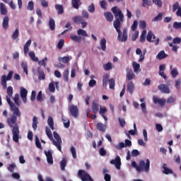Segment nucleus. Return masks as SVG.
Returning <instances> with one entry per match:
<instances>
[{
    "mask_svg": "<svg viewBox=\"0 0 181 181\" xmlns=\"http://www.w3.org/2000/svg\"><path fill=\"white\" fill-rule=\"evenodd\" d=\"M64 46V40H60V41H59L58 42V45L57 47L59 49H62V47Z\"/></svg>",
    "mask_w": 181,
    "mask_h": 181,
    "instance_id": "obj_60",
    "label": "nucleus"
},
{
    "mask_svg": "<svg viewBox=\"0 0 181 181\" xmlns=\"http://www.w3.org/2000/svg\"><path fill=\"white\" fill-rule=\"evenodd\" d=\"M2 28L4 30H7L9 28V17L6 16L4 17V20L2 21Z\"/></svg>",
    "mask_w": 181,
    "mask_h": 181,
    "instance_id": "obj_16",
    "label": "nucleus"
},
{
    "mask_svg": "<svg viewBox=\"0 0 181 181\" xmlns=\"http://www.w3.org/2000/svg\"><path fill=\"white\" fill-rule=\"evenodd\" d=\"M19 37V29H16L14 30L13 33L12 34V40H17L18 37Z\"/></svg>",
    "mask_w": 181,
    "mask_h": 181,
    "instance_id": "obj_42",
    "label": "nucleus"
},
{
    "mask_svg": "<svg viewBox=\"0 0 181 181\" xmlns=\"http://www.w3.org/2000/svg\"><path fill=\"white\" fill-rule=\"evenodd\" d=\"M162 18H163V13H158V15L155 16L154 18H153L152 21L153 22L160 21L162 20Z\"/></svg>",
    "mask_w": 181,
    "mask_h": 181,
    "instance_id": "obj_41",
    "label": "nucleus"
},
{
    "mask_svg": "<svg viewBox=\"0 0 181 181\" xmlns=\"http://www.w3.org/2000/svg\"><path fill=\"white\" fill-rule=\"evenodd\" d=\"M109 82V74H104L103 76L102 77V83L103 88H107V83Z\"/></svg>",
    "mask_w": 181,
    "mask_h": 181,
    "instance_id": "obj_19",
    "label": "nucleus"
},
{
    "mask_svg": "<svg viewBox=\"0 0 181 181\" xmlns=\"http://www.w3.org/2000/svg\"><path fill=\"white\" fill-rule=\"evenodd\" d=\"M32 43V40L30 39L26 42L25 45H24V47H23V50L24 52V54H27L28 52V47L30 46V44Z\"/></svg>",
    "mask_w": 181,
    "mask_h": 181,
    "instance_id": "obj_24",
    "label": "nucleus"
},
{
    "mask_svg": "<svg viewBox=\"0 0 181 181\" xmlns=\"http://www.w3.org/2000/svg\"><path fill=\"white\" fill-rule=\"evenodd\" d=\"M126 71H127L126 77L127 78L128 81H132L135 78V74L132 71V69H129V68H127L126 69Z\"/></svg>",
    "mask_w": 181,
    "mask_h": 181,
    "instance_id": "obj_15",
    "label": "nucleus"
},
{
    "mask_svg": "<svg viewBox=\"0 0 181 181\" xmlns=\"http://www.w3.org/2000/svg\"><path fill=\"white\" fill-rule=\"evenodd\" d=\"M173 27L175 29H181V23L175 22Z\"/></svg>",
    "mask_w": 181,
    "mask_h": 181,
    "instance_id": "obj_64",
    "label": "nucleus"
},
{
    "mask_svg": "<svg viewBox=\"0 0 181 181\" xmlns=\"http://www.w3.org/2000/svg\"><path fill=\"white\" fill-rule=\"evenodd\" d=\"M104 70L105 71H109L112 69V63L111 62H107L105 64V65L103 66Z\"/></svg>",
    "mask_w": 181,
    "mask_h": 181,
    "instance_id": "obj_48",
    "label": "nucleus"
},
{
    "mask_svg": "<svg viewBox=\"0 0 181 181\" xmlns=\"http://www.w3.org/2000/svg\"><path fill=\"white\" fill-rule=\"evenodd\" d=\"M33 9H34V3H33V1L28 2V11H33Z\"/></svg>",
    "mask_w": 181,
    "mask_h": 181,
    "instance_id": "obj_62",
    "label": "nucleus"
},
{
    "mask_svg": "<svg viewBox=\"0 0 181 181\" xmlns=\"http://www.w3.org/2000/svg\"><path fill=\"white\" fill-rule=\"evenodd\" d=\"M35 145H36V147H37L38 149H40V150L42 149V144H40V139H38L37 136L35 137Z\"/></svg>",
    "mask_w": 181,
    "mask_h": 181,
    "instance_id": "obj_44",
    "label": "nucleus"
},
{
    "mask_svg": "<svg viewBox=\"0 0 181 181\" xmlns=\"http://www.w3.org/2000/svg\"><path fill=\"white\" fill-rule=\"evenodd\" d=\"M47 124H48L49 127H50L51 130L54 129V119L52 118V117H50V116L48 117Z\"/></svg>",
    "mask_w": 181,
    "mask_h": 181,
    "instance_id": "obj_32",
    "label": "nucleus"
},
{
    "mask_svg": "<svg viewBox=\"0 0 181 181\" xmlns=\"http://www.w3.org/2000/svg\"><path fill=\"white\" fill-rule=\"evenodd\" d=\"M63 79L64 80V81L68 82L69 81V71H64V72H63Z\"/></svg>",
    "mask_w": 181,
    "mask_h": 181,
    "instance_id": "obj_51",
    "label": "nucleus"
},
{
    "mask_svg": "<svg viewBox=\"0 0 181 181\" xmlns=\"http://www.w3.org/2000/svg\"><path fill=\"white\" fill-rule=\"evenodd\" d=\"M28 56L30 57V59L33 62H38V58L37 57H35V53H34V52H28Z\"/></svg>",
    "mask_w": 181,
    "mask_h": 181,
    "instance_id": "obj_33",
    "label": "nucleus"
},
{
    "mask_svg": "<svg viewBox=\"0 0 181 181\" xmlns=\"http://www.w3.org/2000/svg\"><path fill=\"white\" fill-rule=\"evenodd\" d=\"M146 30H144V32H142V34L140 36V42H144V41H146Z\"/></svg>",
    "mask_w": 181,
    "mask_h": 181,
    "instance_id": "obj_56",
    "label": "nucleus"
},
{
    "mask_svg": "<svg viewBox=\"0 0 181 181\" xmlns=\"http://www.w3.org/2000/svg\"><path fill=\"white\" fill-rule=\"evenodd\" d=\"M78 177H81V181H91L93 179L90 175L87 174L84 170H79L78 173Z\"/></svg>",
    "mask_w": 181,
    "mask_h": 181,
    "instance_id": "obj_7",
    "label": "nucleus"
},
{
    "mask_svg": "<svg viewBox=\"0 0 181 181\" xmlns=\"http://www.w3.org/2000/svg\"><path fill=\"white\" fill-rule=\"evenodd\" d=\"M104 17H105L106 21H109L110 23L113 21V15L111 12H105Z\"/></svg>",
    "mask_w": 181,
    "mask_h": 181,
    "instance_id": "obj_23",
    "label": "nucleus"
},
{
    "mask_svg": "<svg viewBox=\"0 0 181 181\" xmlns=\"http://www.w3.org/2000/svg\"><path fill=\"white\" fill-rule=\"evenodd\" d=\"M13 75V71H10L9 73H8L7 76L6 75H2L0 83H1L3 89H6L7 88V81H9L11 80Z\"/></svg>",
    "mask_w": 181,
    "mask_h": 181,
    "instance_id": "obj_6",
    "label": "nucleus"
},
{
    "mask_svg": "<svg viewBox=\"0 0 181 181\" xmlns=\"http://www.w3.org/2000/svg\"><path fill=\"white\" fill-rule=\"evenodd\" d=\"M7 103L10 106V109L12 112H13V115H12L10 118H12L13 117H21V112L19 110V108L15 106V103L11 102V100H10V97L7 96L6 97Z\"/></svg>",
    "mask_w": 181,
    "mask_h": 181,
    "instance_id": "obj_4",
    "label": "nucleus"
},
{
    "mask_svg": "<svg viewBox=\"0 0 181 181\" xmlns=\"http://www.w3.org/2000/svg\"><path fill=\"white\" fill-rule=\"evenodd\" d=\"M83 18V17H82L81 16H74V18H73L74 23L79 24L80 23H83L84 19Z\"/></svg>",
    "mask_w": 181,
    "mask_h": 181,
    "instance_id": "obj_20",
    "label": "nucleus"
},
{
    "mask_svg": "<svg viewBox=\"0 0 181 181\" xmlns=\"http://www.w3.org/2000/svg\"><path fill=\"white\" fill-rule=\"evenodd\" d=\"M54 137L55 139L54 141ZM51 141H52L53 145L58 148L59 151L62 152L61 145L62 144V141L61 140L60 136H59L58 133L57 132H53V137L52 139H50Z\"/></svg>",
    "mask_w": 181,
    "mask_h": 181,
    "instance_id": "obj_5",
    "label": "nucleus"
},
{
    "mask_svg": "<svg viewBox=\"0 0 181 181\" xmlns=\"http://www.w3.org/2000/svg\"><path fill=\"white\" fill-rule=\"evenodd\" d=\"M153 4L157 6L158 8H162L163 1L162 0H152Z\"/></svg>",
    "mask_w": 181,
    "mask_h": 181,
    "instance_id": "obj_40",
    "label": "nucleus"
},
{
    "mask_svg": "<svg viewBox=\"0 0 181 181\" xmlns=\"http://www.w3.org/2000/svg\"><path fill=\"white\" fill-rule=\"evenodd\" d=\"M110 163H111V165H115V168L117 169V170H121V158L119 156H116L115 159L111 160Z\"/></svg>",
    "mask_w": 181,
    "mask_h": 181,
    "instance_id": "obj_9",
    "label": "nucleus"
},
{
    "mask_svg": "<svg viewBox=\"0 0 181 181\" xmlns=\"http://www.w3.org/2000/svg\"><path fill=\"white\" fill-rule=\"evenodd\" d=\"M38 74H40V76H38V80L42 81L45 80V73L42 71H39Z\"/></svg>",
    "mask_w": 181,
    "mask_h": 181,
    "instance_id": "obj_57",
    "label": "nucleus"
},
{
    "mask_svg": "<svg viewBox=\"0 0 181 181\" xmlns=\"http://www.w3.org/2000/svg\"><path fill=\"white\" fill-rule=\"evenodd\" d=\"M46 134L48 136L49 139L52 140V133L50 129L46 127Z\"/></svg>",
    "mask_w": 181,
    "mask_h": 181,
    "instance_id": "obj_49",
    "label": "nucleus"
},
{
    "mask_svg": "<svg viewBox=\"0 0 181 181\" xmlns=\"http://www.w3.org/2000/svg\"><path fill=\"white\" fill-rule=\"evenodd\" d=\"M88 12L90 13H93L95 12V5L93 4H91L90 6H88Z\"/></svg>",
    "mask_w": 181,
    "mask_h": 181,
    "instance_id": "obj_54",
    "label": "nucleus"
},
{
    "mask_svg": "<svg viewBox=\"0 0 181 181\" xmlns=\"http://www.w3.org/2000/svg\"><path fill=\"white\" fill-rule=\"evenodd\" d=\"M47 60H48L47 57H45L44 59H42L38 62V64H40V66H42L44 67H46V62H47Z\"/></svg>",
    "mask_w": 181,
    "mask_h": 181,
    "instance_id": "obj_55",
    "label": "nucleus"
},
{
    "mask_svg": "<svg viewBox=\"0 0 181 181\" xmlns=\"http://www.w3.org/2000/svg\"><path fill=\"white\" fill-rule=\"evenodd\" d=\"M66 158H63L62 160H61L60 162L61 170L64 171L66 170Z\"/></svg>",
    "mask_w": 181,
    "mask_h": 181,
    "instance_id": "obj_36",
    "label": "nucleus"
},
{
    "mask_svg": "<svg viewBox=\"0 0 181 181\" xmlns=\"http://www.w3.org/2000/svg\"><path fill=\"white\" fill-rule=\"evenodd\" d=\"M65 28H69V29H66V30H64V31L62 32V33H61V35H64V34H66L67 32H69V30H72L73 27H71V23H70V22H67V23H66V25H65Z\"/></svg>",
    "mask_w": 181,
    "mask_h": 181,
    "instance_id": "obj_35",
    "label": "nucleus"
},
{
    "mask_svg": "<svg viewBox=\"0 0 181 181\" xmlns=\"http://www.w3.org/2000/svg\"><path fill=\"white\" fill-rule=\"evenodd\" d=\"M137 27H138L137 21H134V23H132V30L136 31V30H137Z\"/></svg>",
    "mask_w": 181,
    "mask_h": 181,
    "instance_id": "obj_59",
    "label": "nucleus"
},
{
    "mask_svg": "<svg viewBox=\"0 0 181 181\" xmlns=\"http://www.w3.org/2000/svg\"><path fill=\"white\" fill-rule=\"evenodd\" d=\"M7 124L10 128H12L11 132L13 135L12 139L14 142L19 141V126L17 124V117L13 116V117L7 118Z\"/></svg>",
    "mask_w": 181,
    "mask_h": 181,
    "instance_id": "obj_2",
    "label": "nucleus"
},
{
    "mask_svg": "<svg viewBox=\"0 0 181 181\" xmlns=\"http://www.w3.org/2000/svg\"><path fill=\"white\" fill-rule=\"evenodd\" d=\"M168 57V55L165 53L164 50H162L160 52V53L157 54L156 59L158 60H163Z\"/></svg>",
    "mask_w": 181,
    "mask_h": 181,
    "instance_id": "obj_22",
    "label": "nucleus"
},
{
    "mask_svg": "<svg viewBox=\"0 0 181 181\" xmlns=\"http://www.w3.org/2000/svg\"><path fill=\"white\" fill-rule=\"evenodd\" d=\"M111 11L113 13L114 17H115V20L113 21V27L118 33L117 40L125 42L128 39L127 29L124 28L123 33L121 32V24L124 23V14L117 6H113Z\"/></svg>",
    "mask_w": 181,
    "mask_h": 181,
    "instance_id": "obj_1",
    "label": "nucleus"
},
{
    "mask_svg": "<svg viewBox=\"0 0 181 181\" xmlns=\"http://www.w3.org/2000/svg\"><path fill=\"white\" fill-rule=\"evenodd\" d=\"M97 129L102 133H105V130L107 129V126L105 124H103L102 123H98L97 124Z\"/></svg>",
    "mask_w": 181,
    "mask_h": 181,
    "instance_id": "obj_26",
    "label": "nucleus"
},
{
    "mask_svg": "<svg viewBox=\"0 0 181 181\" xmlns=\"http://www.w3.org/2000/svg\"><path fill=\"white\" fill-rule=\"evenodd\" d=\"M49 28H50V30H54L56 29V23L54 22V18H50L49 20Z\"/></svg>",
    "mask_w": 181,
    "mask_h": 181,
    "instance_id": "obj_29",
    "label": "nucleus"
},
{
    "mask_svg": "<svg viewBox=\"0 0 181 181\" xmlns=\"http://www.w3.org/2000/svg\"><path fill=\"white\" fill-rule=\"evenodd\" d=\"M157 88L160 90V91L163 93L170 94V88L168 86V85L162 83L160 85H158Z\"/></svg>",
    "mask_w": 181,
    "mask_h": 181,
    "instance_id": "obj_12",
    "label": "nucleus"
},
{
    "mask_svg": "<svg viewBox=\"0 0 181 181\" xmlns=\"http://www.w3.org/2000/svg\"><path fill=\"white\" fill-rule=\"evenodd\" d=\"M109 83H110V89L113 90L115 86V81L114 80V78L110 79Z\"/></svg>",
    "mask_w": 181,
    "mask_h": 181,
    "instance_id": "obj_53",
    "label": "nucleus"
},
{
    "mask_svg": "<svg viewBox=\"0 0 181 181\" xmlns=\"http://www.w3.org/2000/svg\"><path fill=\"white\" fill-rule=\"evenodd\" d=\"M107 40H105V37L102 38L101 40L100 41V47H101V50L105 51L107 49Z\"/></svg>",
    "mask_w": 181,
    "mask_h": 181,
    "instance_id": "obj_27",
    "label": "nucleus"
},
{
    "mask_svg": "<svg viewBox=\"0 0 181 181\" xmlns=\"http://www.w3.org/2000/svg\"><path fill=\"white\" fill-rule=\"evenodd\" d=\"M59 62H62L63 64H68L69 62V59L68 57H59Z\"/></svg>",
    "mask_w": 181,
    "mask_h": 181,
    "instance_id": "obj_47",
    "label": "nucleus"
},
{
    "mask_svg": "<svg viewBox=\"0 0 181 181\" xmlns=\"http://www.w3.org/2000/svg\"><path fill=\"white\" fill-rule=\"evenodd\" d=\"M135 90V85L132 81H129L127 83V91L132 94L134 93V90Z\"/></svg>",
    "mask_w": 181,
    "mask_h": 181,
    "instance_id": "obj_17",
    "label": "nucleus"
},
{
    "mask_svg": "<svg viewBox=\"0 0 181 181\" xmlns=\"http://www.w3.org/2000/svg\"><path fill=\"white\" fill-rule=\"evenodd\" d=\"M70 38L75 42H81V37L74 35H71Z\"/></svg>",
    "mask_w": 181,
    "mask_h": 181,
    "instance_id": "obj_37",
    "label": "nucleus"
},
{
    "mask_svg": "<svg viewBox=\"0 0 181 181\" xmlns=\"http://www.w3.org/2000/svg\"><path fill=\"white\" fill-rule=\"evenodd\" d=\"M163 169H164V170L163 171V174L165 175H170V174H173V170L168 168H166V164H163Z\"/></svg>",
    "mask_w": 181,
    "mask_h": 181,
    "instance_id": "obj_28",
    "label": "nucleus"
},
{
    "mask_svg": "<svg viewBox=\"0 0 181 181\" xmlns=\"http://www.w3.org/2000/svg\"><path fill=\"white\" fill-rule=\"evenodd\" d=\"M37 124H38L37 117H33L32 127L34 131H36L37 129Z\"/></svg>",
    "mask_w": 181,
    "mask_h": 181,
    "instance_id": "obj_31",
    "label": "nucleus"
},
{
    "mask_svg": "<svg viewBox=\"0 0 181 181\" xmlns=\"http://www.w3.org/2000/svg\"><path fill=\"white\" fill-rule=\"evenodd\" d=\"M55 10L58 11V15H62L64 12L63 6L61 4H55Z\"/></svg>",
    "mask_w": 181,
    "mask_h": 181,
    "instance_id": "obj_34",
    "label": "nucleus"
},
{
    "mask_svg": "<svg viewBox=\"0 0 181 181\" xmlns=\"http://www.w3.org/2000/svg\"><path fill=\"white\" fill-rule=\"evenodd\" d=\"M48 88L50 93H54V91L56 90V88H54V82H51L50 83H49Z\"/></svg>",
    "mask_w": 181,
    "mask_h": 181,
    "instance_id": "obj_46",
    "label": "nucleus"
},
{
    "mask_svg": "<svg viewBox=\"0 0 181 181\" xmlns=\"http://www.w3.org/2000/svg\"><path fill=\"white\" fill-rule=\"evenodd\" d=\"M0 13L4 16H6L8 13L7 8L4 3H0Z\"/></svg>",
    "mask_w": 181,
    "mask_h": 181,
    "instance_id": "obj_21",
    "label": "nucleus"
},
{
    "mask_svg": "<svg viewBox=\"0 0 181 181\" xmlns=\"http://www.w3.org/2000/svg\"><path fill=\"white\" fill-rule=\"evenodd\" d=\"M170 74H171V77H173V78H175L177 77V76L179 75V72L176 68H174V69L171 70Z\"/></svg>",
    "mask_w": 181,
    "mask_h": 181,
    "instance_id": "obj_38",
    "label": "nucleus"
},
{
    "mask_svg": "<svg viewBox=\"0 0 181 181\" xmlns=\"http://www.w3.org/2000/svg\"><path fill=\"white\" fill-rule=\"evenodd\" d=\"M153 103H154V104H158L160 105V107H163L165 106V103H166V100H165L164 98H159L156 96H153Z\"/></svg>",
    "mask_w": 181,
    "mask_h": 181,
    "instance_id": "obj_10",
    "label": "nucleus"
},
{
    "mask_svg": "<svg viewBox=\"0 0 181 181\" xmlns=\"http://www.w3.org/2000/svg\"><path fill=\"white\" fill-rule=\"evenodd\" d=\"M132 166L134 167L139 173L149 172L150 170V160L146 159V162L144 160L139 161V165L135 161L132 162Z\"/></svg>",
    "mask_w": 181,
    "mask_h": 181,
    "instance_id": "obj_3",
    "label": "nucleus"
},
{
    "mask_svg": "<svg viewBox=\"0 0 181 181\" xmlns=\"http://www.w3.org/2000/svg\"><path fill=\"white\" fill-rule=\"evenodd\" d=\"M72 7L75 9H78L81 5V0H71Z\"/></svg>",
    "mask_w": 181,
    "mask_h": 181,
    "instance_id": "obj_25",
    "label": "nucleus"
},
{
    "mask_svg": "<svg viewBox=\"0 0 181 181\" xmlns=\"http://www.w3.org/2000/svg\"><path fill=\"white\" fill-rule=\"evenodd\" d=\"M146 6H151V2L149 1V0H142V6L146 7Z\"/></svg>",
    "mask_w": 181,
    "mask_h": 181,
    "instance_id": "obj_63",
    "label": "nucleus"
},
{
    "mask_svg": "<svg viewBox=\"0 0 181 181\" xmlns=\"http://www.w3.org/2000/svg\"><path fill=\"white\" fill-rule=\"evenodd\" d=\"M139 28H140L141 29H146V22L144 21H140V23H139Z\"/></svg>",
    "mask_w": 181,
    "mask_h": 181,
    "instance_id": "obj_58",
    "label": "nucleus"
},
{
    "mask_svg": "<svg viewBox=\"0 0 181 181\" xmlns=\"http://www.w3.org/2000/svg\"><path fill=\"white\" fill-rule=\"evenodd\" d=\"M69 113L74 118H77L78 117V108L76 105H71L69 107Z\"/></svg>",
    "mask_w": 181,
    "mask_h": 181,
    "instance_id": "obj_8",
    "label": "nucleus"
},
{
    "mask_svg": "<svg viewBox=\"0 0 181 181\" xmlns=\"http://www.w3.org/2000/svg\"><path fill=\"white\" fill-rule=\"evenodd\" d=\"M132 67L134 68V71L137 72L140 69V64L137 62H134L132 63Z\"/></svg>",
    "mask_w": 181,
    "mask_h": 181,
    "instance_id": "obj_43",
    "label": "nucleus"
},
{
    "mask_svg": "<svg viewBox=\"0 0 181 181\" xmlns=\"http://www.w3.org/2000/svg\"><path fill=\"white\" fill-rule=\"evenodd\" d=\"M45 155H46L47 162L48 163V164L49 165L54 164V160L52 158V151H45Z\"/></svg>",
    "mask_w": 181,
    "mask_h": 181,
    "instance_id": "obj_13",
    "label": "nucleus"
},
{
    "mask_svg": "<svg viewBox=\"0 0 181 181\" xmlns=\"http://www.w3.org/2000/svg\"><path fill=\"white\" fill-rule=\"evenodd\" d=\"M77 35H78V36H82L83 37H88V35L86 33V30H84L83 29H78L77 30Z\"/></svg>",
    "mask_w": 181,
    "mask_h": 181,
    "instance_id": "obj_30",
    "label": "nucleus"
},
{
    "mask_svg": "<svg viewBox=\"0 0 181 181\" xmlns=\"http://www.w3.org/2000/svg\"><path fill=\"white\" fill-rule=\"evenodd\" d=\"M100 105L98 100H93L91 106V110H93V114H97L100 110Z\"/></svg>",
    "mask_w": 181,
    "mask_h": 181,
    "instance_id": "obj_11",
    "label": "nucleus"
},
{
    "mask_svg": "<svg viewBox=\"0 0 181 181\" xmlns=\"http://www.w3.org/2000/svg\"><path fill=\"white\" fill-rule=\"evenodd\" d=\"M21 67L24 73H25V74L28 75V65H26V62H23L21 63Z\"/></svg>",
    "mask_w": 181,
    "mask_h": 181,
    "instance_id": "obj_50",
    "label": "nucleus"
},
{
    "mask_svg": "<svg viewBox=\"0 0 181 181\" xmlns=\"http://www.w3.org/2000/svg\"><path fill=\"white\" fill-rule=\"evenodd\" d=\"M175 102H176V98L174 96L168 97L166 100L167 104H173Z\"/></svg>",
    "mask_w": 181,
    "mask_h": 181,
    "instance_id": "obj_39",
    "label": "nucleus"
},
{
    "mask_svg": "<svg viewBox=\"0 0 181 181\" xmlns=\"http://www.w3.org/2000/svg\"><path fill=\"white\" fill-rule=\"evenodd\" d=\"M20 95L21 96L23 103H24L25 104L26 103V97L28 96V90L24 88H21V90H20Z\"/></svg>",
    "mask_w": 181,
    "mask_h": 181,
    "instance_id": "obj_14",
    "label": "nucleus"
},
{
    "mask_svg": "<svg viewBox=\"0 0 181 181\" xmlns=\"http://www.w3.org/2000/svg\"><path fill=\"white\" fill-rule=\"evenodd\" d=\"M179 8H181L179 6L178 1L175 2L174 5H173V12H175L177 10L179 9Z\"/></svg>",
    "mask_w": 181,
    "mask_h": 181,
    "instance_id": "obj_61",
    "label": "nucleus"
},
{
    "mask_svg": "<svg viewBox=\"0 0 181 181\" xmlns=\"http://www.w3.org/2000/svg\"><path fill=\"white\" fill-rule=\"evenodd\" d=\"M7 88V97L11 98L13 93V88L11 86H8V88Z\"/></svg>",
    "mask_w": 181,
    "mask_h": 181,
    "instance_id": "obj_45",
    "label": "nucleus"
},
{
    "mask_svg": "<svg viewBox=\"0 0 181 181\" xmlns=\"http://www.w3.org/2000/svg\"><path fill=\"white\" fill-rule=\"evenodd\" d=\"M15 168H16V164L15 163L10 164L9 166H8V170L10 173L15 172Z\"/></svg>",
    "mask_w": 181,
    "mask_h": 181,
    "instance_id": "obj_52",
    "label": "nucleus"
},
{
    "mask_svg": "<svg viewBox=\"0 0 181 181\" xmlns=\"http://www.w3.org/2000/svg\"><path fill=\"white\" fill-rule=\"evenodd\" d=\"M152 39L156 40V35H154L153 33L150 30L146 35V41H148V42H153L154 40H152Z\"/></svg>",
    "mask_w": 181,
    "mask_h": 181,
    "instance_id": "obj_18",
    "label": "nucleus"
}]
</instances>
